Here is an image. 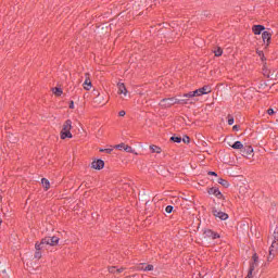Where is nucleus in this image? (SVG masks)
<instances>
[{"label":"nucleus","mask_w":278,"mask_h":278,"mask_svg":"<svg viewBox=\"0 0 278 278\" xmlns=\"http://www.w3.org/2000/svg\"><path fill=\"white\" fill-rule=\"evenodd\" d=\"M135 3L136 5H140V3H147V0H137Z\"/></svg>","instance_id":"nucleus-31"},{"label":"nucleus","mask_w":278,"mask_h":278,"mask_svg":"<svg viewBox=\"0 0 278 278\" xmlns=\"http://www.w3.org/2000/svg\"><path fill=\"white\" fill-rule=\"evenodd\" d=\"M277 249H278V241H273L269 248V255H275Z\"/></svg>","instance_id":"nucleus-13"},{"label":"nucleus","mask_w":278,"mask_h":278,"mask_svg":"<svg viewBox=\"0 0 278 278\" xmlns=\"http://www.w3.org/2000/svg\"><path fill=\"white\" fill-rule=\"evenodd\" d=\"M116 270H117V268H116V267H110V268H109V273H112V274H115V273H116Z\"/></svg>","instance_id":"nucleus-32"},{"label":"nucleus","mask_w":278,"mask_h":278,"mask_svg":"<svg viewBox=\"0 0 278 278\" xmlns=\"http://www.w3.org/2000/svg\"><path fill=\"white\" fill-rule=\"evenodd\" d=\"M117 88H118V91H117L118 94H124V97H127V87H125V84L118 83Z\"/></svg>","instance_id":"nucleus-11"},{"label":"nucleus","mask_w":278,"mask_h":278,"mask_svg":"<svg viewBox=\"0 0 278 278\" xmlns=\"http://www.w3.org/2000/svg\"><path fill=\"white\" fill-rule=\"evenodd\" d=\"M70 109H71V110L75 109V102L71 101V103H70Z\"/></svg>","instance_id":"nucleus-38"},{"label":"nucleus","mask_w":278,"mask_h":278,"mask_svg":"<svg viewBox=\"0 0 278 278\" xmlns=\"http://www.w3.org/2000/svg\"><path fill=\"white\" fill-rule=\"evenodd\" d=\"M208 194H213L217 199H220L223 197V193L220 192V190H218V188H214V187L208 189Z\"/></svg>","instance_id":"nucleus-9"},{"label":"nucleus","mask_w":278,"mask_h":278,"mask_svg":"<svg viewBox=\"0 0 278 278\" xmlns=\"http://www.w3.org/2000/svg\"><path fill=\"white\" fill-rule=\"evenodd\" d=\"M252 258H253V263L251 264V266H254L255 268V266H257V254H254Z\"/></svg>","instance_id":"nucleus-26"},{"label":"nucleus","mask_w":278,"mask_h":278,"mask_svg":"<svg viewBox=\"0 0 278 278\" xmlns=\"http://www.w3.org/2000/svg\"><path fill=\"white\" fill-rule=\"evenodd\" d=\"M212 212L215 218H219V220H227V218H229V215L227 213L218 210L217 207H213Z\"/></svg>","instance_id":"nucleus-3"},{"label":"nucleus","mask_w":278,"mask_h":278,"mask_svg":"<svg viewBox=\"0 0 278 278\" xmlns=\"http://www.w3.org/2000/svg\"><path fill=\"white\" fill-rule=\"evenodd\" d=\"M208 175H213L216 177V172H210Z\"/></svg>","instance_id":"nucleus-41"},{"label":"nucleus","mask_w":278,"mask_h":278,"mask_svg":"<svg viewBox=\"0 0 278 278\" xmlns=\"http://www.w3.org/2000/svg\"><path fill=\"white\" fill-rule=\"evenodd\" d=\"M1 223H3V219H1V217H0V225H1Z\"/></svg>","instance_id":"nucleus-43"},{"label":"nucleus","mask_w":278,"mask_h":278,"mask_svg":"<svg viewBox=\"0 0 278 278\" xmlns=\"http://www.w3.org/2000/svg\"><path fill=\"white\" fill-rule=\"evenodd\" d=\"M185 97H194V91H190L189 93H186Z\"/></svg>","instance_id":"nucleus-34"},{"label":"nucleus","mask_w":278,"mask_h":278,"mask_svg":"<svg viewBox=\"0 0 278 278\" xmlns=\"http://www.w3.org/2000/svg\"><path fill=\"white\" fill-rule=\"evenodd\" d=\"M257 53H258V56L261 58V60H264V52L257 51Z\"/></svg>","instance_id":"nucleus-33"},{"label":"nucleus","mask_w":278,"mask_h":278,"mask_svg":"<svg viewBox=\"0 0 278 278\" xmlns=\"http://www.w3.org/2000/svg\"><path fill=\"white\" fill-rule=\"evenodd\" d=\"M217 184H220V186H224V188H229V182L223 178H218Z\"/></svg>","instance_id":"nucleus-19"},{"label":"nucleus","mask_w":278,"mask_h":278,"mask_svg":"<svg viewBox=\"0 0 278 278\" xmlns=\"http://www.w3.org/2000/svg\"><path fill=\"white\" fill-rule=\"evenodd\" d=\"M200 91L202 92V94H210V92H212V87L204 86V87L200 88Z\"/></svg>","instance_id":"nucleus-17"},{"label":"nucleus","mask_w":278,"mask_h":278,"mask_svg":"<svg viewBox=\"0 0 278 278\" xmlns=\"http://www.w3.org/2000/svg\"><path fill=\"white\" fill-rule=\"evenodd\" d=\"M165 212H166L167 214H172V213H173V206H170V205L166 206V207H165Z\"/></svg>","instance_id":"nucleus-29"},{"label":"nucleus","mask_w":278,"mask_h":278,"mask_svg":"<svg viewBox=\"0 0 278 278\" xmlns=\"http://www.w3.org/2000/svg\"><path fill=\"white\" fill-rule=\"evenodd\" d=\"M41 184H42L45 190H49L51 188V182H49V179H47V178H42Z\"/></svg>","instance_id":"nucleus-16"},{"label":"nucleus","mask_w":278,"mask_h":278,"mask_svg":"<svg viewBox=\"0 0 278 278\" xmlns=\"http://www.w3.org/2000/svg\"><path fill=\"white\" fill-rule=\"evenodd\" d=\"M232 129H233L235 131H237L238 125H235V126L232 127Z\"/></svg>","instance_id":"nucleus-42"},{"label":"nucleus","mask_w":278,"mask_h":278,"mask_svg":"<svg viewBox=\"0 0 278 278\" xmlns=\"http://www.w3.org/2000/svg\"><path fill=\"white\" fill-rule=\"evenodd\" d=\"M182 142H185V144H188V142H190V137L188 136L184 137Z\"/></svg>","instance_id":"nucleus-30"},{"label":"nucleus","mask_w":278,"mask_h":278,"mask_svg":"<svg viewBox=\"0 0 278 278\" xmlns=\"http://www.w3.org/2000/svg\"><path fill=\"white\" fill-rule=\"evenodd\" d=\"M94 103H98V104L103 103V97H101V93L97 92V97L94 99Z\"/></svg>","instance_id":"nucleus-22"},{"label":"nucleus","mask_w":278,"mask_h":278,"mask_svg":"<svg viewBox=\"0 0 278 278\" xmlns=\"http://www.w3.org/2000/svg\"><path fill=\"white\" fill-rule=\"evenodd\" d=\"M204 237L208 240H216V238H218V235L212 230H206L204 231Z\"/></svg>","instance_id":"nucleus-10"},{"label":"nucleus","mask_w":278,"mask_h":278,"mask_svg":"<svg viewBox=\"0 0 278 278\" xmlns=\"http://www.w3.org/2000/svg\"><path fill=\"white\" fill-rule=\"evenodd\" d=\"M126 112L125 111H119L118 116H125Z\"/></svg>","instance_id":"nucleus-40"},{"label":"nucleus","mask_w":278,"mask_h":278,"mask_svg":"<svg viewBox=\"0 0 278 278\" xmlns=\"http://www.w3.org/2000/svg\"><path fill=\"white\" fill-rule=\"evenodd\" d=\"M150 150L152 151V153H162V148L157 146H150Z\"/></svg>","instance_id":"nucleus-20"},{"label":"nucleus","mask_w":278,"mask_h":278,"mask_svg":"<svg viewBox=\"0 0 278 278\" xmlns=\"http://www.w3.org/2000/svg\"><path fill=\"white\" fill-rule=\"evenodd\" d=\"M216 58H220V55H223V49L220 48H217L215 51H214Z\"/></svg>","instance_id":"nucleus-25"},{"label":"nucleus","mask_w":278,"mask_h":278,"mask_svg":"<svg viewBox=\"0 0 278 278\" xmlns=\"http://www.w3.org/2000/svg\"><path fill=\"white\" fill-rule=\"evenodd\" d=\"M170 140L173 141V142H177V143H179V142H181V137H170Z\"/></svg>","instance_id":"nucleus-28"},{"label":"nucleus","mask_w":278,"mask_h":278,"mask_svg":"<svg viewBox=\"0 0 278 278\" xmlns=\"http://www.w3.org/2000/svg\"><path fill=\"white\" fill-rule=\"evenodd\" d=\"M263 42L268 47L270 45V38H273V33L265 30L262 34Z\"/></svg>","instance_id":"nucleus-5"},{"label":"nucleus","mask_w":278,"mask_h":278,"mask_svg":"<svg viewBox=\"0 0 278 278\" xmlns=\"http://www.w3.org/2000/svg\"><path fill=\"white\" fill-rule=\"evenodd\" d=\"M193 97H203L201 89L193 91Z\"/></svg>","instance_id":"nucleus-27"},{"label":"nucleus","mask_w":278,"mask_h":278,"mask_svg":"<svg viewBox=\"0 0 278 278\" xmlns=\"http://www.w3.org/2000/svg\"><path fill=\"white\" fill-rule=\"evenodd\" d=\"M105 166V162L103 160H97L91 163V168H94V170H101Z\"/></svg>","instance_id":"nucleus-8"},{"label":"nucleus","mask_w":278,"mask_h":278,"mask_svg":"<svg viewBox=\"0 0 278 278\" xmlns=\"http://www.w3.org/2000/svg\"><path fill=\"white\" fill-rule=\"evenodd\" d=\"M100 151H101V152L104 151L105 153H112V149H104V150L102 149V150H100Z\"/></svg>","instance_id":"nucleus-37"},{"label":"nucleus","mask_w":278,"mask_h":278,"mask_svg":"<svg viewBox=\"0 0 278 278\" xmlns=\"http://www.w3.org/2000/svg\"><path fill=\"white\" fill-rule=\"evenodd\" d=\"M228 125H233V117L228 118Z\"/></svg>","instance_id":"nucleus-39"},{"label":"nucleus","mask_w":278,"mask_h":278,"mask_svg":"<svg viewBox=\"0 0 278 278\" xmlns=\"http://www.w3.org/2000/svg\"><path fill=\"white\" fill-rule=\"evenodd\" d=\"M253 270H255V266L251 265L248 276L245 278H253Z\"/></svg>","instance_id":"nucleus-23"},{"label":"nucleus","mask_w":278,"mask_h":278,"mask_svg":"<svg viewBox=\"0 0 278 278\" xmlns=\"http://www.w3.org/2000/svg\"><path fill=\"white\" fill-rule=\"evenodd\" d=\"M114 149H118L119 151H126V153H134V149L125 143H119L114 147Z\"/></svg>","instance_id":"nucleus-6"},{"label":"nucleus","mask_w":278,"mask_h":278,"mask_svg":"<svg viewBox=\"0 0 278 278\" xmlns=\"http://www.w3.org/2000/svg\"><path fill=\"white\" fill-rule=\"evenodd\" d=\"M85 77H86V79H85V81L83 84V87L85 88V90H91L92 81L90 80V74L86 73Z\"/></svg>","instance_id":"nucleus-7"},{"label":"nucleus","mask_w":278,"mask_h":278,"mask_svg":"<svg viewBox=\"0 0 278 278\" xmlns=\"http://www.w3.org/2000/svg\"><path fill=\"white\" fill-rule=\"evenodd\" d=\"M241 153H243V155H251V153H253V148L245 147L241 150Z\"/></svg>","instance_id":"nucleus-18"},{"label":"nucleus","mask_w":278,"mask_h":278,"mask_svg":"<svg viewBox=\"0 0 278 278\" xmlns=\"http://www.w3.org/2000/svg\"><path fill=\"white\" fill-rule=\"evenodd\" d=\"M177 103V99L175 98H165L161 100L160 106L161 108H170L172 105H175Z\"/></svg>","instance_id":"nucleus-4"},{"label":"nucleus","mask_w":278,"mask_h":278,"mask_svg":"<svg viewBox=\"0 0 278 278\" xmlns=\"http://www.w3.org/2000/svg\"><path fill=\"white\" fill-rule=\"evenodd\" d=\"M53 94H55V97H62V89L55 87L52 89Z\"/></svg>","instance_id":"nucleus-21"},{"label":"nucleus","mask_w":278,"mask_h":278,"mask_svg":"<svg viewBox=\"0 0 278 278\" xmlns=\"http://www.w3.org/2000/svg\"><path fill=\"white\" fill-rule=\"evenodd\" d=\"M230 147L239 151H242V149H244V144H242L240 141H236L235 143L230 144Z\"/></svg>","instance_id":"nucleus-14"},{"label":"nucleus","mask_w":278,"mask_h":278,"mask_svg":"<svg viewBox=\"0 0 278 278\" xmlns=\"http://www.w3.org/2000/svg\"><path fill=\"white\" fill-rule=\"evenodd\" d=\"M265 27L262 25H254L252 27V31L253 34H255V36H260V34H262V31H264Z\"/></svg>","instance_id":"nucleus-12"},{"label":"nucleus","mask_w":278,"mask_h":278,"mask_svg":"<svg viewBox=\"0 0 278 278\" xmlns=\"http://www.w3.org/2000/svg\"><path fill=\"white\" fill-rule=\"evenodd\" d=\"M72 129L73 122L71 119L65 121L61 129V140H66V138H73V134H71Z\"/></svg>","instance_id":"nucleus-2"},{"label":"nucleus","mask_w":278,"mask_h":278,"mask_svg":"<svg viewBox=\"0 0 278 278\" xmlns=\"http://www.w3.org/2000/svg\"><path fill=\"white\" fill-rule=\"evenodd\" d=\"M60 242V238L53 236V237H46L41 240L40 243L35 244V249H47V247H58V243Z\"/></svg>","instance_id":"nucleus-1"},{"label":"nucleus","mask_w":278,"mask_h":278,"mask_svg":"<svg viewBox=\"0 0 278 278\" xmlns=\"http://www.w3.org/2000/svg\"><path fill=\"white\" fill-rule=\"evenodd\" d=\"M267 114H269V115L275 114V110H273V109L267 110Z\"/></svg>","instance_id":"nucleus-36"},{"label":"nucleus","mask_w":278,"mask_h":278,"mask_svg":"<svg viewBox=\"0 0 278 278\" xmlns=\"http://www.w3.org/2000/svg\"><path fill=\"white\" fill-rule=\"evenodd\" d=\"M43 249H36V252H35V258L36 260H40V257H42V254L40 253V251H42Z\"/></svg>","instance_id":"nucleus-24"},{"label":"nucleus","mask_w":278,"mask_h":278,"mask_svg":"<svg viewBox=\"0 0 278 278\" xmlns=\"http://www.w3.org/2000/svg\"><path fill=\"white\" fill-rule=\"evenodd\" d=\"M138 270H153V265H146L142 263L138 266Z\"/></svg>","instance_id":"nucleus-15"},{"label":"nucleus","mask_w":278,"mask_h":278,"mask_svg":"<svg viewBox=\"0 0 278 278\" xmlns=\"http://www.w3.org/2000/svg\"><path fill=\"white\" fill-rule=\"evenodd\" d=\"M123 270H125V268H123V267H122V268H117V269H116V274H117V275H121V273H123Z\"/></svg>","instance_id":"nucleus-35"}]
</instances>
